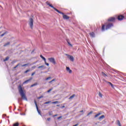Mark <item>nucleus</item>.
Here are the masks:
<instances>
[{"label": "nucleus", "mask_w": 126, "mask_h": 126, "mask_svg": "<svg viewBox=\"0 0 126 126\" xmlns=\"http://www.w3.org/2000/svg\"><path fill=\"white\" fill-rule=\"evenodd\" d=\"M100 115H101V113H98V114L95 115L94 118H97V117H99Z\"/></svg>", "instance_id": "20"}, {"label": "nucleus", "mask_w": 126, "mask_h": 126, "mask_svg": "<svg viewBox=\"0 0 126 126\" xmlns=\"http://www.w3.org/2000/svg\"><path fill=\"white\" fill-rule=\"evenodd\" d=\"M102 31H105V25H103L101 28Z\"/></svg>", "instance_id": "16"}, {"label": "nucleus", "mask_w": 126, "mask_h": 126, "mask_svg": "<svg viewBox=\"0 0 126 126\" xmlns=\"http://www.w3.org/2000/svg\"><path fill=\"white\" fill-rule=\"evenodd\" d=\"M27 65H29V63L23 64L22 65V66L23 67V66H26Z\"/></svg>", "instance_id": "28"}, {"label": "nucleus", "mask_w": 126, "mask_h": 126, "mask_svg": "<svg viewBox=\"0 0 126 126\" xmlns=\"http://www.w3.org/2000/svg\"><path fill=\"white\" fill-rule=\"evenodd\" d=\"M37 85V83H34V84L32 85L31 86V87H34V86H36V85Z\"/></svg>", "instance_id": "23"}, {"label": "nucleus", "mask_w": 126, "mask_h": 126, "mask_svg": "<svg viewBox=\"0 0 126 126\" xmlns=\"http://www.w3.org/2000/svg\"><path fill=\"white\" fill-rule=\"evenodd\" d=\"M38 68H45V66H44V65L39 66L38 67Z\"/></svg>", "instance_id": "19"}, {"label": "nucleus", "mask_w": 126, "mask_h": 126, "mask_svg": "<svg viewBox=\"0 0 126 126\" xmlns=\"http://www.w3.org/2000/svg\"><path fill=\"white\" fill-rule=\"evenodd\" d=\"M51 82H53V81H51L49 82V83H51Z\"/></svg>", "instance_id": "48"}, {"label": "nucleus", "mask_w": 126, "mask_h": 126, "mask_svg": "<svg viewBox=\"0 0 126 126\" xmlns=\"http://www.w3.org/2000/svg\"><path fill=\"white\" fill-rule=\"evenodd\" d=\"M35 73H36V72H33L32 74V76H33V75H34V74H35Z\"/></svg>", "instance_id": "41"}, {"label": "nucleus", "mask_w": 126, "mask_h": 126, "mask_svg": "<svg viewBox=\"0 0 126 126\" xmlns=\"http://www.w3.org/2000/svg\"><path fill=\"white\" fill-rule=\"evenodd\" d=\"M29 71H30V69H28L25 71L24 73H27V72H29Z\"/></svg>", "instance_id": "32"}, {"label": "nucleus", "mask_w": 126, "mask_h": 126, "mask_svg": "<svg viewBox=\"0 0 126 126\" xmlns=\"http://www.w3.org/2000/svg\"><path fill=\"white\" fill-rule=\"evenodd\" d=\"M5 32H4V33H3V34H1V37H3V36H4V35H5Z\"/></svg>", "instance_id": "36"}, {"label": "nucleus", "mask_w": 126, "mask_h": 126, "mask_svg": "<svg viewBox=\"0 0 126 126\" xmlns=\"http://www.w3.org/2000/svg\"><path fill=\"white\" fill-rule=\"evenodd\" d=\"M101 74H102V75L104 77H106V76H108V75H107V74H106L105 73H104V72H101Z\"/></svg>", "instance_id": "15"}, {"label": "nucleus", "mask_w": 126, "mask_h": 126, "mask_svg": "<svg viewBox=\"0 0 126 126\" xmlns=\"http://www.w3.org/2000/svg\"><path fill=\"white\" fill-rule=\"evenodd\" d=\"M31 65H32V64H30L29 65V66H31Z\"/></svg>", "instance_id": "50"}, {"label": "nucleus", "mask_w": 126, "mask_h": 126, "mask_svg": "<svg viewBox=\"0 0 126 126\" xmlns=\"http://www.w3.org/2000/svg\"><path fill=\"white\" fill-rule=\"evenodd\" d=\"M44 62H45V64H46V65H47V66H49V63H47V62H46V60H45V61H44Z\"/></svg>", "instance_id": "34"}, {"label": "nucleus", "mask_w": 126, "mask_h": 126, "mask_svg": "<svg viewBox=\"0 0 126 126\" xmlns=\"http://www.w3.org/2000/svg\"><path fill=\"white\" fill-rule=\"evenodd\" d=\"M49 116H52V115H53V112H52V111L49 112Z\"/></svg>", "instance_id": "33"}, {"label": "nucleus", "mask_w": 126, "mask_h": 126, "mask_svg": "<svg viewBox=\"0 0 126 126\" xmlns=\"http://www.w3.org/2000/svg\"><path fill=\"white\" fill-rule=\"evenodd\" d=\"M98 95L99 97H100V98H102V97L103 96V95H102V94L100 92L99 93Z\"/></svg>", "instance_id": "30"}, {"label": "nucleus", "mask_w": 126, "mask_h": 126, "mask_svg": "<svg viewBox=\"0 0 126 126\" xmlns=\"http://www.w3.org/2000/svg\"><path fill=\"white\" fill-rule=\"evenodd\" d=\"M49 79H52V77H49L45 79V80H49Z\"/></svg>", "instance_id": "29"}, {"label": "nucleus", "mask_w": 126, "mask_h": 126, "mask_svg": "<svg viewBox=\"0 0 126 126\" xmlns=\"http://www.w3.org/2000/svg\"><path fill=\"white\" fill-rule=\"evenodd\" d=\"M32 69H34L35 68H36V66H33L32 67Z\"/></svg>", "instance_id": "37"}, {"label": "nucleus", "mask_w": 126, "mask_h": 126, "mask_svg": "<svg viewBox=\"0 0 126 126\" xmlns=\"http://www.w3.org/2000/svg\"><path fill=\"white\" fill-rule=\"evenodd\" d=\"M52 90H53V88L49 89L48 91H47V93H50V92H51L52 91Z\"/></svg>", "instance_id": "31"}, {"label": "nucleus", "mask_w": 126, "mask_h": 126, "mask_svg": "<svg viewBox=\"0 0 126 126\" xmlns=\"http://www.w3.org/2000/svg\"><path fill=\"white\" fill-rule=\"evenodd\" d=\"M91 114H92V111L90 112V113H89L87 115V116H89V115H91Z\"/></svg>", "instance_id": "40"}, {"label": "nucleus", "mask_w": 126, "mask_h": 126, "mask_svg": "<svg viewBox=\"0 0 126 126\" xmlns=\"http://www.w3.org/2000/svg\"><path fill=\"white\" fill-rule=\"evenodd\" d=\"M113 26H114V25H113V24H112V23H108V24L106 25V30H108V29H110V28H111V27H113Z\"/></svg>", "instance_id": "6"}, {"label": "nucleus", "mask_w": 126, "mask_h": 126, "mask_svg": "<svg viewBox=\"0 0 126 126\" xmlns=\"http://www.w3.org/2000/svg\"><path fill=\"white\" fill-rule=\"evenodd\" d=\"M53 82L56 81V79H53L52 80H51Z\"/></svg>", "instance_id": "45"}, {"label": "nucleus", "mask_w": 126, "mask_h": 126, "mask_svg": "<svg viewBox=\"0 0 126 126\" xmlns=\"http://www.w3.org/2000/svg\"><path fill=\"white\" fill-rule=\"evenodd\" d=\"M33 79L32 77L30 78L29 79L26 80L25 82H23V84H26L28 82H29L30 81H31V80Z\"/></svg>", "instance_id": "9"}, {"label": "nucleus", "mask_w": 126, "mask_h": 126, "mask_svg": "<svg viewBox=\"0 0 126 126\" xmlns=\"http://www.w3.org/2000/svg\"><path fill=\"white\" fill-rule=\"evenodd\" d=\"M75 96V94H73L72 95H71V96H70V97L69 98V99L70 100L71 99H73V98H74V97Z\"/></svg>", "instance_id": "17"}, {"label": "nucleus", "mask_w": 126, "mask_h": 126, "mask_svg": "<svg viewBox=\"0 0 126 126\" xmlns=\"http://www.w3.org/2000/svg\"><path fill=\"white\" fill-rule=\"evenodd\" d=\"M47 121H48V122H50V121H51V118H47Z\"/></svg>", "instance_id": "43"}, {"label": "nucleus", "mask_w": 126, "mask_h": 126, "mask_svg": "<svg viewBox=\"0 0 126 126\" xmlns=\"http://www.w3.org/2000/svg\"><path fill=\"white\" fill-rule=\"evenodd\" d=\"M20 100H21V99H19V101H20Z\"/></svg>", "instance_id": "51"}, {"label": "nucleus", "mask_w": 126, "mask_h": 126, "mask_svg": "<svg viewBox=\"0 0 126 126\" xmlns=\"http://www.w3.org/2000/svg\"><path fill=\"white\" fill-rule=\"evenodd\" d=\"M9 59V57H7L4 60V62H6V61H8Z\"/></svg>", "instance_id": "25"}, {"label": "nucleus", "mask_w": 126, "mask_h": 126, "mask_svg": "<svg viewBox=\"0 0 126 126\" xmlns=\"http://www.w3.org/2000/svg\"><path fill=\"white\" fill-rule=\"evenodd\" d=\"M117 125H118V126H122V125H121V122H120V121H119V120H117Z\"/></svg>", "instance_id": "18"}, {"label": "nucleus", "mask_w": 126, "mask_h": 126, "mask_svg": "<svg viewBox=\"0 0 126 126\" xmlns=\"http://www.w3.org/2000/svg\"><path fill=\"white\" fill-rule=\"evenodd\" d=\"M63 118V116H60L59 117H58L57 120H60V119H62Z\"/></svg>", "instance_id": "38"}, {"label": "nucleus", "mask_w": 126, "mask_h": 126, "mask_svg": "<svg viewBox=\"0 0 126 126\" xmlns=\"http://www.w3.org/2000/svg\"><path fill=\"white\" fill-rule=\"evenodd\" d=\"M64 107H65L64 105H63V106H62L61 108L63 109V108H64Z\"/></svg>", "instance_id": "46"}, {"label": "nucleus", "mask_w": 126, "mask_h": 126, "mask_svg": "<svg viewBox=\"0 0 126 126\" xmlns=\"http://www.w3.org/2000/svg\"><path fill=\"white\" fill-rule=\"evenodd\" d=\"M83 110H81L80 111V113H83Z\"/></svg>", "instance_id": "47"}, {"label": "nucleus", "mask_w": 126, "mask_h": 126, "mask_svg": "<svg viewBox=\"0 0 126 126\" xmlns=\"http://www.w3.org/2000/svg\"><path fill=\"white\" fill-rule=\"evenodd\" d=\"M34 104L36 106V110H37V112L38 113L39 115H41V111L39 110V108H38V105H37V102H36V100H34Z\"/></svg>", "instance_id": "7"}, {"label": "nucleus", "mask_w": 126, "mask_h": 126, "mask_svg": "<svg viewBox=\"0 0 126 126\" xmlns=\"http://www.w3.org/2000/svg\"><path fill=\"white\" fill-rule=\"evenodd\" d=\"M106 83H108V84H110V85L111 86L112 88H114V85L113 84H112V83L110 82H108L107 81H105Z\"/></svg>", "instance_id": "12"}, {"label": "nucleus", "mask_w": 126, "mask_h": 126, "mask_svg": "<svg viewBox=\"0 0 126 126\" xmlns=\"http://www.w3.org/2000/svg\"><path fill=\"white\" fill-rule=\"evenodd\" d=\"M124 18H125V17L122 15H120L118 17V20H123Z\"/></svg>", "instance_id": "8"}, {"label": "nucleus", "mask_w": 126, "mask_h": 126, "mask_svg": "<svg viewBox=\"0 0 126 126\" xmlns=\"http://www.w3.org/2000/svg\"><path fill=\"white\" fill-rule=\"evenodd\" d=\"M46 4H47V5H49V6H50V7H52V8L55 10V11H57V12H58V13L62 14L63 17L64 19H69V17H68L66 15H64V13H63L62 12L60 11L59 10H58L57 8L54 7L53 5L51 4L49 2L47 1Z\"/></svg>", "instance_id": "2"}, {"label": "nucleus", "mask_w": 126, "mask_h": 126, "mask_svg": "<svg viewBox=\"0 0 126 126\" xmlns=\"http://www.w3.org/2000/svg\"><path fill=\"white\" fill-rule=\"evenodd\" d=\"M13 126H19V123H16L13 124Z\"/></svg>", "instance_id": "24"}, {"label": "nucleus", "mask_w": 126, "mask_h": 126, "mask_svg": "<svg viewBox=\"0 0 126 126\" xmlns=\"http://www.w3.org/2000/svg\"><path fill=\"white\" fill-rule=\"evenodd\" d=\"M67 43L68 44L69 46H70V47H72V45L70 44L69 42L67 41Z\"/></svg>", "instance_id": "35"}, {"label": "nucleus", "mask_w": 126, "mask_h": 126, "mask_svg": "<svg viewBox=\"0 0 126 126\" xmlns=\"http://www.w3.org/2000/svg\"><path fill=\"white\" fill-rule=\"evenodd\" d=\"M51 102V101H47L44 103V105H47V104H50V103Z\"/></svg>", "instance_id": "26"}, {"label": "nucleus", "mask_w": 126, "mask_h": 126, "mask_svg": "<svg viewBox=\"0 0 126 126\" xmlns=\"http://www.w3.org/2000/svg\"><path fill=\"white\" fill-rule=\"evenodd\" d=\"M33 19H32V18H31L30 19V22H29V24L31 29H33Z\"/></svg>", "instance_id": "3"}, {"label": "nucleus", "mask_w": 126, "mask_h": 126, "mask_svg": "<svg viewBox=\"0 0 126 126\" xmlns=\"http://www.w3.org/2000/svg\"><path fill=\"white\" fill-rule=\"evenodd\" d=\"M115 17H111L108 19V21H110L111 22H114L115 21Z\"/></svg>", "instance_id": "10"}, {"label": "nucleus", "mask_w": 126, "mask_h": 126, "mask_svg": "<svg viewBox=\"0 0 126 126\" xmlns=\"http://www.w3.org/2000/svg\"><path fill=\"white\" fill-rule=\"evenodd\" d=\"M9 44H10V42H8L7 43H5V44L4 45V47H6V46H8V45H9Z\"/></svg>", "instance_id": "21"}, {"label": "nucleus", "mask_w": 126, "mask_h": 126, "mask_svg": "<svg viewBox=\"0 0 126 126\" xmlns=\"http://www.w3.org/2000/svg\"><path fill=\"white\" fill-rule=\"evenodd\" d=\"M58 117V114L53 115V117Z\"/></svg>", "instance_id": "44"}, {"label": "nucleus", "mask_w": 126, "mask_h": 126, "mask_svg": "<svg viewBox=\"0 0 126 126\" xmlns=\"http://www.w3.org/2000/svg\"><path fill=\"white\" fill-rule=\"evenodd\" d=\"M43 96H40L37 97V99H41V98H43Z\"/></svg>", "instance_id": "39"}, {"label": "nucleus", "mask_w": 126, "mask_h": 126, "mask_svg": "<svg viewBox=\"0 0 126 126\" xmlns=\"http://www.w3.org/2000/svg\"><path fill=\"white\" fill-rule=\"evenodd\" d=\"M90 35L91 37H92L93 38H94V37H95V33L93 32H90Z\"/></svg>", "instance_id": "13"}, {"label": "nucleus", "mask_w": 126, "mask_h": 126, "mask_svg": "<svg viewBox=\"0 0 126 126\" xmlns=\"http://www.w3.org/2000/svg\"><path fill=\"white\" fill-rule=\"evenodd\" d=\"M19 65V64H18L16 66L14 67V68H16V67H17Z\"/></svg>", "instance_id": "42"}, {"label": "nucleus", "mask_w": 126, "mask_h": 126, "mask_svg": "<svg viewBox=\"0 0 126 126\" xmlns=\"http://www.w3.org/2000/svg\"><path fill=\"white\" fill-rule=\"evenodd\" d=\"M40 58H41V59H42L44 62H46V58H45V57H43L42 55H40Z\"/></svg>", "instance_id": "22"}, {"label": "nucleus", "mask_w": 126, "mask_h": 126, "mask_svg": "<svg viewBox=\"0 0 126 126\" xmlns=\"http://www.w3.org/2000/svg\"><path fill=\"white\" fill-rule=\"evenodd\" d=\"M59 101H53L52 102V104H58Z\"/></svg>", "instance_id": "27"}, {"label": "nucleus", "mask_w": 126, "mask_h": 126, "mask_svg": "<svg viewBox=\"0 0 126 126\" xmlns=\"http://www.w3.org/2000/svg\"><path fill=\"white\" fill-rule=\"evenodd\" d=\"M18 89L19 91V93H20V94L21 96V97L23 98V100H25L26 101H27V97H26V95L25 94V91L23 89L21 85H19L18 87Z\"/></svg>", "instance_id": "1"}, {"label": "nucleus", "mask_w": 126, "mask_h": 126, "mask_svg": "<svg viewBox=\"0 0 126 126\" xmlns=\"http://www.w3.org/2000/svg\"><path fill=\"white\" fill-rule=\"evenodd\" d=\"M66 69L67 71L69 72V73H72V70H70V68H69V67H66Z\"/></svg>", "instance_id": "11"}, {"label": "nucleus", "mask_w": 126, "mask_h": 126, "mask_svg": "<svg viewBox=\"0 0 126 126\" xmlns=\"http://www.w3.org/2000/svg\"><path fill=\"white\" fill-rule=\"evenodd\" d=\"M105 118V115H101L99 118L98 120H99V121H102V120H103V119Z\"/></svg>", "instance_id": "14"}, {"label": "nucleus", "mask_w": 126, "mask_h": 126, "mask_svg": "<svg viewBox=\"0 0 126 126\" xmlns=\"http://www.w3.org/2000/svg\"><path fill=\"white\" fill-rule=\"evenodd\" d=\"M48 60L49 61V62H50V63H53V64H56V63H56V60H55V58H49Z\"/></svg>", "instance_id": "4"}, {"label": "nucleus", "mask_w": 126, "mask_h": 126, "mask_svg": "<svg viewBox=\"0 0 126 126\" xmlns=\"http://www.w3.org/2000/svg\"><path fill=\"white\" fill-rule=\"evenodd\" d=\"M57 107H60V105H57Z\"/></svg>", "instance_id": "49"}, {"label": "nucleus", "mask_w": 126, "mask_h": 126, "mask_svg": "<svg viewBox=\"0 0 126 126\" xmlns=\"http://www.w3.org/2000/svg\"><path fill=\"white\" fill-rule=\"evenodd\" d=\"M66 56H67V57L70 60V61H71V62H73V61H74V58H73V56L68 54H66Z\"/></svg>", "instance_id": "5"}]
</instances>
